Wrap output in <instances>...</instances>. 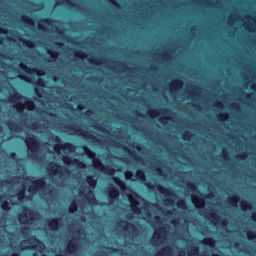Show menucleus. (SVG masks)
Returning <instances> with one entry per match:
<instances>
[{
	"instance_id": "obj_1",
	"label": "nucleus",
	"mask_w": 256,
	"mask_h": 256,
	"mask_svg": "<svg viewBox=\"0 0 256 256\" xmlns=\"http://www.w3.org/2000/svg\"><path fill=\"white\" fill-rule=\"evenodd\" d=\"M26 181H29L33 185L29 187L28 189L29 193H37V191H45V188L47 187V182L45 181V178H40L35 180V177L29 176V177H26Z\"/></svg>"
},
{
	"instance_id": "obj_2",
	"label": "nucleus",
	"mask_w": 256,
	"mask_h": 256,
	"mask_svg": "<svg viewBox=\"0 0 256 256\" xmlns=\"http://www.w3.org/2000/svg\"><path fill=\"white\" fill-rule=\"evenodd\" d=\"M25 143L29 153L32 155H37L39 153V141L33 134H30L29 137L25 139Z\"/></svg>"
},
{
	"instance_id": "obj_3",
	"label": "nucleus",
	"mask_w": 256,
	"mask_h": 256,
	"mask_svg": "<svg viewBox=\"0 0 256 256\" xmlns=\"http://www.w3.org/2000/svg\"><path fill=\"white\" fill-rule=\"evenodd\" d=\"M94 165L96 169H99V171H102V173H106L107 175H113V173H115V168L111 166H104L103 162H101L99 158L95 159Z\"/></svg>"
},
{
	"instance_id": "obj_4",
	"label": "nucleus",
	"mask_w": 256,
	"mask_h": 256,
	"mask_svg": "<svg viewBox=\"0 0 256 256\" xmlns=\"http://www.w3.org/2000/svg\"><path fill=\"white\" fill-rule=\"evenodd\" d=\"M25 107H27L28 111H35V102L31 99H28L25 104L23 102H16L17 111H25Z\"/></svg>"
},
{
	"instance_id": "obj_5",
	"label": "nucleus",
	"mask_w": 256,
	"mask_h": 256,
	"mask_svg": "<svg viewBox=\"0 0 256 256\" xmlns=\"http://www.w3.org/2000/svg\"><path fill=\"white\" fill-rule=\"evenodd\" d=\"M63 162L66 165H71V163H73V165H77V167H79L80 169H86L87 168V164H85V162L80 161L79 159H71V157L69 156H64L63 157Z\"/></svg>"
},
{
	"instance_id": "obj_6",
	"label": "nucleus",
	"mask_w": 256,
	"mask_h": 256,
	"mask_svg": "<svg viewBox=\"0 0 256 256\" xmlns=\"http://www.w3.org/2000/svg\"><path fill=\"white\" fill-rule=\"evenodd\" d=\"M21 69H23L24 71H26V73H36V75H38L39 77H43V75H45V70L43 69H37V68H29L27 65L21 63L20 64Z\"/></svg>"
},
{
	"instance_id": "obj_7",
	"label": "nucleus",
	"mask_w": 256,
	"mask_h": 256,
	"mask_svg": "<svg viewBox=\"0 0 256 256\" xmlns=\"http://www.w3.org/2000/svg\"><path fill=\"white\" fill-rule=\"evenodd\" d=\"M50 167L51 169H56V173H58V175H63V173H69V169H67V167L59 165L55 162H51Z\"/></svg>"
},
{
	"instance_id": "obj_8",
	"label": "nucleus",
	"mask_w": 256,
	"mask_h": 256,
	"mask_svg": "<svg viewBox=\"0 0 256 256\" xmlns=\"http://www.w3.org/2000/svg\"><path fill=\"white\" fill-rule=\"evenodd\" d=\"M61 218H52L48 225L51 231H59V228L61 227Z\"/></svg>"
},
{
	"instance_id": "obj_9",
	"label": "nucleus",
	"mask_w": 256,
	"mask_h": 256,
	"mask_svg": "<svg viewBox=\"0 0 256 256\" xmlns=\"http://www.w3.org/2000/svg\"><path fill=\"white\" fill-rule=\"evenodd\" d=\"M120 195H121V192H119V189H117V188H115V186H113L109 190V194H108V197L110 199V203H113L114 201H117V199H119Z\"/></svg>"
},
{
	"instance_id": "obj_10",
	"label": "nucleus",
	"mask_w": 256,
	"mask_h": 256,
	"mask_svg": "<svg viewBox=\"0 0 256 256\" xmlns=\"http://www.w3.org/2000/svg\"><path fill=\"white\" fill-rule=\"evenodd\" d=\"M129 201L131 203V209L133 213H136V215H139V213H141V208L138 207L139 200L134 198L133 196H129Z\"/></svg>"
},
{
	"instance_id": "obj_11",
	"label": "nucleus",
	"mask_w": 256,
	"mask_h": 256,
	"mask_svg": "<svg viewBox=\"0 0 256 256\" xmlns=\"http://www.w3.org/2000/svg\"><path fill=\"white\" fill-rule=\"evenodd\" d=\"M74 131L76 133H80V135H82V137H85V139H89L90 141H99V140H97V137L93 136L87 130H83V129L79 128V129H74Z\"/></svg>"
},
{
	"instance_id": "obj_12",
	"label": "nucleus",
	"mask_w": 256,
	"mask_h": 256,
	"mask_svg": "<svg viewBox=\"0 0 256 256\" xmlns=\"http://www.w3.org/2000/svg\"><path fill=\"white\" fill-rule=\"evenodd\" d=\"M57 149H64L66 151H70L71 153H73V151H75V146L71 142H66L64 144L56 145L55 146V151H57Z\"/></svg>"
},
{
	"instance_id": "obj_13",
	"label": "nucleus",
	"mask_w": 256,
	"mask_h": 256,
	"mask_svg": "<svg viewBox=\"0 0 256 256\" xmlns=\"http://www.w3.org/2000/svg\"><path fill=\"white\" fill-rule=\"evenodd\" d=\"M173 248L171 246H164L160 251L156 253V256H169L171 255Z\"/></svg>"
},
{
	"instance_id": "obj_14",
	"label": "nucleus",
	"mask_w": 256,
	"mask_h": 256,
	"mask_svg": "<svg viewBox=\"0 0 256 256\" xmlns=\"http://www.w3.org/2000/svg\"><path fill=\"white\" fill-rule=\"evenodd\" d=\"M192 201L196 207H199L200 209L205 207V199L201 198L199 196H192Z\"/></svg>"
},
{
	"instance_id": "obj_15",
	"label": "nucleus",
	"mask_w": 256,
	"mask_h": 256,
	"mask_svg": "<svg viewBox=\"0 0 256 256\" xmlns=\"http://www.w3.org/2000/svg\"><path fill=\"white\" fill-rule=\"evenodd\" d=\"M24 211L25 213H21L19 215V221L20 223H23V221H25V218L29 215H33V210H31L30 208L24 207Z\"/></svg>"
},
{
	"instance_id": "obj_16",
	"label": "nucleus",
	"mask_w": 256,
	"mask_h": 256,
	"mask_svg": "<svg viewBox=\"0 0 256 256\" xmlns=\"http://www.w3.org/2000/svg\"><path fill=\"white\" fill-rule=\"evenodd\" d=\"M21 21L22 23H25V25H29L30 27H35V21H33V18L27 15H22Z\"/></svg>"
},
{
	"instance_id": "obj_17",
	"label": "nucleus",
	"mask_w": 256,
	"mask_h": 256,
	"mask_svg": "<svg viewBox=\"0 0 256 256\" xmlns=\"http://www.w3.org/2000/svg\"><path fill=\"white\" fill-rule=\"evenodd\" d=\"M122 223H125L127 225L128 229H130V235H137V226L131 222L128 221H122Z\"/></svg>"
},
{
	"instance_id": "obj_18",
	"label": "nucleus",
	"mask_w": 256,
	"mask_h": 256,
	"mask_svg": "<svg viewBox=\"0 0 256 256\" xmlns=\"http://www.w3.org/2000/svg\"><path fill=\"white\" fill-rule=\"evenodd\" d=\"M240 207H241L242 211H247V209L249 211H251V209H253V205L247 200H242L240 202Z\"/></svg>"
},
{
	"instance_id": "obj_19",
	"label": "nucleus",
	"mask_w": 256,
	"mask_h": 256,
	"mask_svg": "<svg viewBox=\"0 0 256 256\" xmlns=\"http://www.w3.org/2000/svg\"><path fill=\"white\" fill-rule=\"evenodd\" d=\"M156 189L161 193V195H171V189L163 187L160 184H157Z\"/></svg>"
},
{
	"instance_id": "obj_20",
	"label": "nucleus",
	"mask_w": 256,
	"mask_h": 256,
	"mask_svg": "<svg viewBox=\"0 0 256 256\" xmlns=\"http://www.w3.org/2000/svg\"><path fill=\"white\" fill-rule=\"evenodd\" d=\"M113 181L116 185H118V187H120V189H122V191H125V189H127V184L120 178L114 177Z\"/></svg>"
},
{
	"instance_id": "obj_21",
	"label": "nucleus",
	"mask_w": 256,
	"mask_h": 256,
	"mask_svg": "<svg viewBox=\"0 0 256 256\" xmlns=\"http://www.w3.org/2000/svg\"><path fill=\"white\" fill-rule=\"evenodd\" d=\"M170 87L172 91H175L176 89H181L183 87V80H174L171 84Z\"/></svg>"
},
{
	"instance_id": "obj_22",
	"label": "nucleus",
	"mask_w": 256,
	"mask_h": 256,
	"mask_svg": "<svg viewBox=\"0 0 256 256\" xmlns=\"http://www.w3.org/2000/svg\"><path fill=\"white\" fill-rule=\"evenodd\" d=\"M83 151L84 153H86L87 157H89L90 159H95V157H97V154L87 146L83 147Z\"/></svg>"
},
{
	"instance_id": "obj_23",
	"label": "nucleus",
	"mask_w": 256,
	"mask_h": 256,
	"mask_svg": "<svg viewBox=\"0 0 256 256\" xmlns=\"http://www.w3.org/2000/svg\"><path fill=\"white\" fill-rule=\"evenodd\" d=\"M86 181L92 189H95L97 187V180L93 178V176H87Z\"/></svg>"
},
{
	"instance_id": "obj_24",
	"label": "nucleus",
	"mask_w": 256,
	"mask_h": 256,
	"mask_svg": "<svg viewBox=\"0 0 256 256\" xmlns=\"http://www.w3.org/2000/svg\"><path fill=\"white\" fill-rule=\"evenodd\" d=\"M21 99H25V97L19 92H16L14 95L10 96V101L12 103H16V101H21Z\"/></svg>"
},
{
	"instance_id": "obj_25",
	"label": "nucleus",
	"mask_w": 256,
	"mask_h": 256,
	"mask_svg": "<svg viewBox=\"0 0 256 256\" xmlns=\"http://www.w3.org/2000/svg\"><path fill=\"white\" fill-rule=\"evenodd\" d=\"M124 151H128L129 155L135 158L136 161H142L143 158L141 156H137V152L128 149L127 147H124Z\"/></svg>"
},
{
	"instance_id": "obj_26",
	"label": "nucleus",
	"mask_w": 256,
	"mask_h": 256,
	"mask_svg": "<svg viewBox=\"0 0 256 256\" xmlns=\"http://www.w3.org/2000/svg\"><path fill=\"white\" fill-rule=\"evenodd\" d=\"M77 250V243L75 242V239L71 240L68 247H67V251L69 253H73V251Z\"/></svg>"
},
{
	"instance_id": "obj_27",
	"label": "nucleus",
	"mask_w": 256,
	"mask_h": 256,
	"mask_svg": "<svg viewBox=\"0 0 256 256\" xmlns=\"http://www.w3.org/2000/svg\"><path fill=\"white\" fill-rule=\"evenodd\" d=\"M136 177L139 179V181H146L147 176H145V171L139 169L136 171Z\"/></svg>"
},
{
	"instance_id": "obj_28",
	"label": "nucleus",
	"mask_w": 256,
	"mask_h": 256,
	"mask_svg": "<svg viewBox=\"0 0 256 256\" xmlns=\"http://www.w3.org/2000/svg\"><path fill=\"white\" fill-rule=\"evenodd\" d=\"M7 127L10 131H21V128L15 122H8Z\"/></svg>"
},
{
	"instance_id": "obj_29",
	"label": "nucleus",
	"mask_w": 256,
	"mask_h": 256,
	"mask_svg": "<svg viewBox=\"0 0 256 256\" xmlns=\"http://www.w3.org/2000/svg\"><path fill=\"white\" fill-rule=\"evenodd\" d=\"M239 199H240L239 196L235 195V196L228 199V203L230 205H234V207H237V203H239Z\"/></svg>"
},
{
	"instance_id": "obj_30",
	"label": "nucleus",
	"mask_w": 256,
	"mask_h": 256,
	"mask_svg": "<svg viewBox=\"0 0 256 256\" xmlns=\"http://www.w3.org/2000/svg\"><path fill=\"white\" fill-rule=\"evenodd\" d=\"M203 245H208L209 247H213L215 245V239L208 237L202 241Z\"/></svg>"
},
{
	"instance_id": "obj_31",
	"label": "nucleus",
	"mask_w": 256,
	"mask_h": 256,
	"mask_svg": "<svg viewBox=\"0 0 256 256\" xmlns=\"http://www.w3.org/2000/svg\"><path fill=\"white\" fill-rule=\"evenodd\" d=\"M176 206L178 207V209H187V202L185 201V199L178 200L176 202Z\"/></svg>"
},
{
	"instance_id": "obj_32",
	"label": "nucleus",
	"mask_w": 256,
	"mask_h": 256,
	"mask_svg": "<svg viewBox=\"0 0 256 256\" xmlns=\"http://www.w3.org/2000/svg\"><path fill=\"white\" fill-rule=\"evenodd\" d=\"M20 41H22V43H24V45H26V47H29L30 49H33V47H35V42L31 40L20 39Z\"/></svg>"
},
{
	"instance_id": "obj_33",
	"label": "nucleus",
	"mask_w": 256,
	"mask_h": 256,
	"mask_svg": "<svg viewBox=\"0 0 256 256\" xmlns=\"http://www.w3.org/2000/svg\"><path fill=\"white\" fill-rule=\"evenodd\" d=\"M78 209V205L76 201H73L70 206H69V212L70 213H75Z\"/></svg>"
},
{
	"instance_id": "obj_34",
	"label": "nucleus",
	"mask_w": 256,
	"mask_h": 256,
	"mask_svg": "<svg viewBox=\"0 0 256 256\" xmlns=\"http://www.w3.org/2000/svg\"><path fill=\"white\" fill-rule=\"evenodd\" d=\"M1 208L3 209V211H11V204L9 203V201H3Z\"/></svg>"
},
{
	"instance_id": "obj_35",
	"label": "nucleus",
	"mask_w": 256,
	"mask_h": 256,
	"mask_svg": "<svg viewBox=\"0 0 256 256\" xmlns=\"http://www.w3.org/2000/svg\"><path fill=\"white\" fill-rule=\"evenodd\" d=\"M75 57L78 59H87V54L83 51H78L75 53Z\"/></svg>"
},
{
	"instance_id": "obj_36",
	"label": "nucleus",
	"mask_w": 256,
	"mask_h": 256,
	"mask_svg": "<svg viewBox=\"0 0 256 256\" xmlns=\"http://www.w3.org/2000/svg\"><path fill=\"white\" fill-rule=\"evenodd\" d=\"M193 137V133H191L190 131H186L183 134V139L185 141H189V139H191Z\"/></svg>"
},
{
	"instance_id": "obj_37",
	"label": "nucleus",
	"mask_w": 256,
	"mask_h": 256,
	"mask_svg": "<svg viewBox=\"0 0 256 256\" xmlns=\"http://www.w3.org/2000/svg\"><path fill=\"white\" fill-rule=\"evenodd\" d=\"M187 187L190 189V191H197V185H195L193 182H188Z\"/></svg>"
},
{
	"instance_id": "obj_38",
	"label": "nucleus",
	"mask_w": 256,
	"mask_h": 256,
	"mask_svg": "<svg viewBox=\"0 0 256 256\" xmlns=\"http://www.w3.org/2000/svg\"><path fill=\"white\" fill-rule=\"evenodd\" d=\"M148 115H150V117H157L159 115V110H156V109L149 110Z\"/></svg>"
},
{
	"instance_id": "obj_39",
	"label": "nucleus",
	"mask_w": 256,
	"mask_h": 256,
	"mask_svg": "<svg viewBox=\"0 0 256 256\" xmlns=\"http://www.w3.org/2000/svg\"><path fill=\"white\" fill-rule=\"evenodd\" d=\"M17 199L18 201H23V199H25V190H22L17 194Z\"/></svg>"
},
{
	"instance_id": "obj_40",
	"label": "nucleus",
	"mask_w": 256,
	"mask_h": 256,
	"mask_svg": "<svg viewBox=\"0 0 256 256\" xmlns=\"http://www.w3.org/2000/svg\"><path fill=\"white\" fill-rule=\"evenodd\" d=\"M53 19L51 18H45L41 20V23H43L44 25H51V23H53Z\"/></svg>"
},
{
	"instance_id": "obj_41",
	"label": "nucleus",
	"mask_w": 256,
	"mask_h": 256,
	"mask_svg": "<svg viewBox=\"0 0 256 256\" xmlns=\"http://www.w3.org/2000/svg\"><path fill=\"white\" fill-rule=\"evenodd\" d=\"M248 239H256V232L255 231H248L247 232Z\"/></svg>"
},
{
	"instance_id": "obj_42",
	"label": "nucleus",
	"mask_w": 256,
	"mask_h": 256,
	"mask_svg": "<svg viewBox=\"0 0 256 256\" xmlns=\"http://www.w3.org/2000/svg\"><path fill=\"white\" fill-rule=\"evenodd\" d=\"M36 85H38V87H45V79L39 78L36 82Z\"/></svg>"
},
{
	"instance_id": "obj_43",
	"label": "nucleus",
	"mask_w": 256,
	"mask_h": 256,
	"mask_svg": "<svg viewBox=\"0 0 256 256\" xmlns=\"http://www.w3.org/2000/svg\"><path fill=\"white\" fill-rule=\"evenodd\" d=\"M48 55H50L53 59H55L59 53L57 51H52V50H48L47 51Z\"/></svg>"
},
{
	"instance_id": "obj_44",
	"label": "nucleus",
	"mask_w": 256,
	"mask_h": 256,
	"mask_svg": "<svg viewBox=\"0 0 256 256\" xmlns=\"http://www.w3.org/2000/svg\"><path fill=\"white\" fill-rule=\"evenodd\" d=\"M227 117H229V114H227V113L218 115V119L220 121H223V120L227 119Z\"/></svg>"
},
{
	"instance_id": "obj_45",
	"label": "nucleus",
	"mask_w": 256,
	"mask_h": 256,
	"mask_svg": "<svg viewBox=\"0 0 256 256\" xmlns=\"http://www.w3.org/2000/svg\"><path fill=\"white\" fill-rule=\"evenodd\" d=\"M19 78L22 79V81H26L27 83H31V79L27 77L26 75H19Z\"/></svg>"
},
{
	"instance_id": "obj_46",
	"label": "nucleus",
	"mask_w": 256,
	"mask_h": 256,
	"mask_svg": "<svg viewBox=\"0 0 256 256\" xmlns=\"http://www.w3.org/2000/svg\"><path fill=\"white\" fill-rule=\"evenodd\" d=\"M38 29L40 31H48V29L46 28V26L44 24L38 23Z\"/></svg>"
},
{
	"instance_id": "obj_47",
	"label": "nucleus",
	"mask_w": 256,
	"mask_h": 256,
	"mask_svg": "<svg viewBox=\"0 0 256 256\" xmlns=\"http://www.w3.org/2000/svg\"><path fill=\"white\" fill-rule=\"evenodd\" d=\"M211 218L214 219V221H221V216H219V215H217L215 213H213L211 215Z\"/></svg>"
},
{
	"instance_id": "obj_48",
	"label": "nucleus",
	"mask_w": 256,
	"mask_h": 256,
	"mask_svg": "<svg viewBox=\"0 0 256 256\" xmlns=\"http://www.w3.org/2000/svg\"><path fill=\"white\" fill-rule=\"evenodd\" d=\"M146 187H147V189H149L150 191H153V189H155V185L151 184V182L146 183Z\"/></svg>"
},
{
	"instance_id": "obj_49",
	"label": "nucleus",
	"mask_w": 256,
	"mask_h": 256,
	"mask_svg": "<svg viewBox=\"0 0 256 256\" xmlns=\"http://www.w3.org/2000/svg\"><path fill=\"white\" fill-rule=\"evenodd\" d=\"M108 1H109V3L114 5V7H120V5L118 4L117 0H108Z\"/></svg>"
},
{
	"instance_id": "obj_50",
	"label": "nucleus",
	"mask_w": 256,
	"mask_h": 256,
	"mask_svg": "<svg viewBox=\"0 0 256 256\" xmlns=\"http://www.w3.org/2000/svg\"><path fill=\"white\" fill-rule=\"evenodd\" d=\"M64 2L66 3V5H70L71 7H75V3H72L71 0H64Z\"/></svg>"
},
{
	"instance_id": "obj_51",
	"label": "nucleus",
	"mask_w": 256,
	"mask_h": 256,
	"mask_svg": "<svg viewBox=\"0 0 256 256\" xmlns=\"http://www.w3.org/2000/svg\"><path fill=\"white\" fill-rule=\"evenodd\" d=\"M125 177H126V179H129V177H133V172H131V171L126 172Z\"/></svg>"
},
{
	"instance_id": "obj_52",
	"label": "nucleus",
	"mask_w": 256,
	"mask_h": 256,
	"mask_svg": "<svg viewBox=\"0 0 256 256\" xmlns=\"http://www.w3.org/2000/svg\"><path fill=\"white\" fill-rule=\"evenodd\" d=\"M197 253H199V248L198 247H194L192 249V255H197Z\"/></svg>"
},
{
	"instance_id": "obj_53",
	"label": "nucleus",
	"mask_w": 256,
	"mask_h": 256,
	"mask_svg": "<svg viewBox=\"0 0 256 256\" xmlns=\"http://www.w3.org/2000/svg\"><path fill=\"white\" fill-rule=\"evenodd\" d=\"M240 159H246L247 158V152H242L240 155H239Z\"/></svg>"
},
{
	"instance_id": "obj_54",
	"label": "nucleus",
	"mask_w": 256,
	"mask_h": 256,
	"mask_svg": "<svg viewBox=\"0 0 256 256\" xmlns=\"http://www.w3.org/2000/svg\"><path fill=\"white\" fill-rule=\"evenodd\" d=\"M91 63H94L95 65L99 64V59L93 58L89 60Z\"/></svg>"
},
{
	"instance_id": "obj_55",
	"label": "nucleus",
	"mask_w": 256,
	"mask_h": 256,
	"mask_svg": "<svg viewBox=\"0 0 256 256\" xmlns=\"http://www.w3.org/2000/svg\"><path fill=\"white\" fill-rule=\"evenodd\" d=\"M223 156L224 159H229V152H227V150H223Z\"/></svg>"
},
{
	"instance_id": "obj_56",
	"label": "nucleus",
	"mask_w": 256,
	"mask_h": 256,
	"mask_svg": "<svg viewBox=\"0 0 256 256\" xmlns=\"http://www.w3.org/2000/svg\"><path fill=\"white\" fill-rule=\"evenodd\" d=\"M55 143H61V138L59 136L54 137Z\"/></svg>"
},
{
	"instance_id": "obj_57",
	"label": "nucleus",
	"mask_w": 256,
	"mask_h": 256,
	"mask_svg": "<svg viewBox=\"0 0 256 256\" xmlns=\"http://www.w3.org/2000/svg\"><path fill=\"white\" fill-rule=\"evenodd\" d=\"M171 118H169V117H163V118H161V123H165L166 121H169Z\"/></svg>"
},
{
	"instance_id": "obj_58",
	"label": "nucleus",
	"mask_w": 256,
	"mask_h": 256,
	"mask_svg": "<svg viewBox=\"0 0 256 256\" xmlns=\"http://www.w3.org/2000/svg\"><path fill=\"white\" fill-rule=\"evenodd\" d=\"M0 34H7V29L0 27Z\"/></svg>"
},
{
	"instance_id": "obj_59",
	"label": "nucleus",
	"mask_w": 256,
	"mask_h": 256,
	"mask_svg": "<svg viewBox=\"0 0 256 256\" xmlns=\"http://www.w3.org/2000/svg\"><path fill=\"white\" fill-rule=\"evenodd\" d=\"M10 157H11V159H15V158L17 157V153L12 152V153L10 154Z\"/></svg>"
},
{
	"instance_id": "obj_60",
	"label": "nucleus",
	"mask_w": 256,
	"mask_h": 256,
	"mask_svg": "<svg viewBox=\"0 0 256 256\" xmlns=\"http://www.w3.org/2000/svg\"><path fill=\"white\" fill-rule=\"evenodd\" d=\"M78 109H80V111H83V109H85V106L83 104H79Z\"/></svg>"
},
{
	"instance_id": "obj_61",
	"label": "nucleus",
	"mask_w": 256,
	"mask_h": 256,
	"mask_svg": "<svg viewBox=\"0 0 256 256\" xmlns=\"http://www.w3.org/2000/svg\"><path fill=\"white\" fill-rule=\"evenodd\" d=\"M229 222L227 221V220H223L222 221V225H224V227H227V224H228Z\"/></svg>"
},
{
	"instance_id": "obj_62",
	"label": "nucleus",
	"mask_w": 256,
	"mask_h": 256,
	"mask_svg": "<svg viewBox=\"0 0 256 256\" xmlns=\"http://www.w3.org/2000/svg\"><path fill=\"white\" fill-rule=\"evenodd\" d=\"M56 45H57L58 47H63V42H56Z\"/></svg>"
},
{
	"instance_id": "obj_63",
	"label": "nucleus",
	"mask_w": 256,
	"mask_h": 256,
	"mask_svg": "<svg viewBox=\"0 0 256 256\" xmlns=\"http://www.w3.org/2000/svg\"><path fill=\"white\" fill-rule=\"evenodd\" d=\"M252 219L253 221H256V213H252Z\"/></svg>"
},
{
	"instance_id": "obj_64",
	"label": "nucleus",
	"mask_w": 256,
	"mask_h": 256,
	"mask_svg": "<svg viewBox=\"0 0 256 256\" xmlns=\"http://www.w3.org/2000/svg\"><path fill=\"white\" fill-rule=\"evenodd\" d=\"M11 256H21L19 253H13Z\"/></svg>"
}]
</instances>
